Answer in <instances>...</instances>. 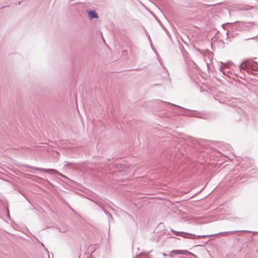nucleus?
<instances>
[{
	"mask_svg": "<svg viewBox=\"0 0 258 258\" xmlns=\"http://www.w3.org/2000/svg\"><path fill=\"white\" fill-rule=\"evenodd\" d=\"M221 63L222 65L220 67V70L224 75H226V73H229V72L228 71H226L227 64L225 63H223L222 62H221Z\"/></svg>",
	"mask_w": 258,
	"mask_h": 258,
	"instance_id": "423d86ee",
	"label": "nucleus"
},
{
	"mask_svg": "<svg viewBox=\"0 0 258 258\" xmlns=\"http://www.w3.org/2000/svg\"><path fill=\"white\" fill-rule=\"evenodd\" d=\"M105 213L107 215V216H108L109 219H110V218H112V216L108 212H105Z\"/></svg>",
	"mask_w": 258,
	"mask_h": 258,
	"instance_id": "1a4fd4ad",
	"label": "nucleus"
},
{
	"mask_svg": "<svg viewBox=\"0 0 258 258\" xmlns=\"http://www.w3.org/2000/svg\"><path fill=\"white\" fill-rule=\"evenodd\" d=\"M231 63V61H230L229 62H227V64H229V63Z\"/></svg>",
	"mask_w": 258,
	"mask_h": 258,
	"instance_id": "2eb2a0df",
	"label": "nucleus"
},
{
	"mask_svg": "<svg viewBox=\"0 0 258 258\" xmlns=\"http://www.w3.org/2000/svg\"><path fill=\"white\" fill-rule=\"evenodd\" d=\"M253 27H254V29H258V26H256V25H255V26H254Z\"/></svg>",
	"mask_w": 258,
	"mask_h": 258,
	"instance_id": "f8f14e48",
	"label": "nucleus"
},
{
	"mask_svg": "<svg viewBox=\"0 0 258 258\" xmlns=\"http://www.w3.org/2000/svg\"><path fill=\"white\" fill-rule=\"evenodd\" d=\"M70 164H71V163H69V162H67L66 164H65V165H70Z\"/></svg>",
	"mask_w": 258,
	"mask_h": 258,
	"instance_id": "ddd939ff",
	"label": "nucleus"
},
{
	"mask_svg": "<svg viewBox=\"0 0 258 258\" xmlns=\"http://www.w3.org/2000/svg\"><path fill=\"white\" fill-rule=\"evenodd\" d=\"M171 231L174 232L177 236H179L183 237V238H189V239H195V238L199 239L201 237H212V236H216V235H221L222 236H225L227 233H235L237 232V231H227V232H220L219 233L211 234V235H196L192 233H186L184 232L176 231L172 229L171 230Z\"/></svg>",
	"mask_w": 258,
	"mask_h": 258,
	"instance_id": "f257e3e1",
	"label": "nucleus"
},
{
	"mask_svg": "<svg viewBox=\"0 0 258 258\" xmlns=\"http://www.w3.org/2000/svg\"><path fill=\"white\" fill-rule=\"evenodd\" d=\"M163 255L164 256L166 255V254L165 253H163Z\"/></svg>",
	"mask_w": 258,
	"mask_h": 258,
	"instance_id": "4468645a",
	"label": "nucleus"
},
{
	"mask_svg": "<svg viewBox=\"0 0 258 258\" xmlns=\"http://www.w3.org/2000/svg\"><path fill=\"white\" fill-rule=\"evenodd\" d=\"M26 167H29L30 168L34 169L38 171H43L44 172L48 173L50 174H54V173H56L57 172V170H56L55 169H44V168L34 167L28 166H27Z\"/></svg>",
	"mask_w": 258,
	"mask_h": 258,
	"instance_id": "39448f33",
	"label": "nucleus"
},
{
	"mask_svg": "<svg viewBox=\"0 0 258 258\" xmlns=\"http://www.w3.org/2000/svg\"><path fill=\"white\" fill-rule=\"evenodd\" d=\"M257 63L255 61L246 60L243 61V62L239 66V70L240 72H242V70H246L248 72L250 70H252L253 67H254L255 64Z\"/></svg>",
	"mask_w": 258,
	"mask_h": 258,
	"instance_id": "f03ea898",
	"label": "nucleus"
},
{
	"mask_svg": "<svg viewBox=\"0 0 258 258\" xmlns=\"http://www.w3.org/2000/svg\"><path fill=\"white\" fill-rule=\"evenodd\" d=\"M88 15L90 19H94V18H98V14L95 11H89Z\"/></svg>",
	"mask_w": 258,
	"mask_h": 258,
	"instance_id": "0eeeda50",
	"label": "nucleus"
},
{
	"mask_svg": "<svg viewBox=\"0 0 258 258\" xmlns=\"http://www.w3.org/2000/svg\"><path fill=\"white\" fill-rule=\"evenodd\" d=\"M234 24H237L238 30L241 31L248 30L249 29L252 28L255 26L254 23L251 22H236Z\"/></svg>",
	"mask_w": 258,
	"mask_h": 258,
	"instance_id": "7ed1b4c3",
	"label": "nucleus"
},
{
	"mask_svg": "<svg viewBox=\"0 0 258 258\" xmlns=\"http://www.w3.org/2000/svg\"><path fill=\"white\" fill-rule=\"evenodd\" d=\"M253 29V31H254V34L251 37L250 39H253L258 36V29H254V27L252 28Z\"/></svg>",
	"mask_w": 258,
	"mask_h": 258,
	"instance_id": "6e6552de",
	"label": "nucleus"
},
{
	"mask_svg": "<svg viewBox=\"0 0 258 258\" xmlns=\"http://www.w3.org/2000/svg\"><path fill=\"white\" fill-rule=\"evenodd\" d=\"M190 252L186 250H173L170 252L169 256L171 258H173V254H182L187 255Z\"/></svg>",
	"mask_w": 258,
	"mask_h": 258,
	"instance_id": "20e7f679",
	"label": "nucleus"
},
{
	"mask_svg": "<svg viewBox=\"0 0 258 258\" xmlns=\"http://www.w3.org/2000/svg\"><path fill=\"white\" fill-rule=\"evenodd\" d=\"M59 231H60V232H63V233H64V232H65L66 231V230H65V229H59Z\"/></svg>",
	"mask_w": 258,
	"mask_h": 258,
	"instance_id": "9b49d317",
	"label": "nucleus"
},
{
	"mask_svg": "<svg viewBox=\"0 0 258 258\" xmlns=\"http://www.w3.org/2000/svg\"><path fill=\"white\" fill-rule=\"evenodd\" d=\"M229 24H230L229 23L224 24L222 25V27L224 29H226V26L229 25Z\"/></svg>",
	"mask_w": 258,
	"mask_h": 258,
	"instance_id": "9d476101",
	"label": "nucleus"
}]
</instances>
